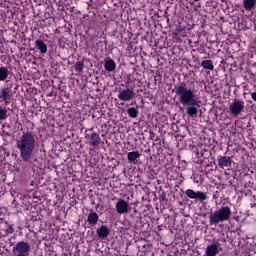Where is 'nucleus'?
I'll return each mask as SVG.
<instances>
[{"label":"nucleus","mask_w":256,"mask_h":256,"mask_svg":"<svg viewBox=\"0 0 256 256\" xmlns=\"http://www.w3.org/2000/svg\"><path fill=\"white\" fill-rule=\"evenodd\" d=\"M7 77H9V68L0 67V81H6Z\"/></svg>","instance_id":"obj_17"},{"label":"nucleus","mask_w":256,"mask_h":256,"mask_svg":"<svg viewBox=\"0 0 256 256\" xmlns=\"http://www.w3.org/2000/svg\"><path fill=\"white\" fill-rule=\"evenodd\" d=\"M7 119V108L0 106V121Z\"/></svg>","instance_id":"obj_21"},{"label":"nucleus","mask_w":256,"mask_h":256,"mask_svg":"<svg viewBox=\"0 0 256 256\" xmlns=\"http://www.w3.org/2000/svg\"><path fill=\"white\" fill-rule=\"evenodd\" d=\"M139 157H141V154L138 151L128 153V161H130L131 163H135V161H137Z\"/></svg>","instance_id":"obj_18"},{"label":"nucleus","mask_w":256,"mask_h":256,"mask_svg":"<svg viewBox=\"0 0 256 256\" xmlns=\"http://www.w3.org/2000/svg\"><path fill=\"white\" fill-rule=\"evenodd\" d=\"M118 99H120V101H131L135 99V92L130 88H120L118 90Z\"/></svg>","instance_id":"obj_5"},{"label":"nucleus","mask_w":256,"mask_h":256,"mask_svg":"<svg viewBox=\"0 0 256 256\" xmlns=\"http://www.w3.org/2000/svg\"><path fill=\"white\" fill-rule=\"evenodd\" d=\"M13 251H16V253L20 255H28L31 251V245L25 241H20L16 244V246L13 248Z\"/></svg>","instance_id":"obj_6"},{"label":"nucleus","mask_w":256,"mask_h":256,"mask_svg":"<svg viewBox=\"0 0 256 256\" xmlns=\"http://www.w3.org/2000/svg\"><path fill=\"white\" fill-rule=\"evenodd\" d=\"M186 195L189 197V199H197V192L192 189L186 190Z\"/></svg>","instance_id":"obj_22"},{"label":"nucleus","mask_w":256,"mask_h":256,"mask_svg":"<svg viewBox=\"0 0 256 256\" xmlns=\"http://www.w3.org/2000/svg\"><path fill=\"white\" fill-rule=\"evenodd\" d=\"M35 45L37 49L40 51V53H47V44H45L43 40L41 39L36 40Z\"/></svg>","instance_id":"obj_15"},{"label":"nucleus","mask_w":256,"mask_h":256,"mask_svg":"<svg viewBox=\"0 0 256 256\" xmlns=\"http://www.w3.org/2000/svg\"><path fill=\"white\" fill-rule=\"evenodd\" d=\"M104 67L106 71L111 73V71H115V68L117 67V65L115 64V61H113V59H109V60H105Z\"/></svg>","instance_id":"obj_14"},{"label":"nucleus","mask_w":256,"mask_h":256,"mask_svg":"<svg viewBox=\"0 0 256 256\" xmlns=\"http://www.w3.org/2000/svg\"><path fill=\"white\" fill-rule=\"evenodd\" d=\"M5 135H6L7 137H10L11 134H9L8 132H6Z\"/></svg>","instance_id":"obj_28"},{"label":"nucleus","mask_w":256,"mask_h":256,"mask_svg":"<svg viewBox=\"0 0 256 256\" xmlns=\"http://www.w3.org/2000/svg\"><path fill=\"white\" fill-rule=\"evenodd\" d=\"M196 195H197V199H199V201L207 200V194H205L204 192L198 191Z\"/></svg>","instance_id":"obj_24"},{"label":"nucleus","mask_w":256,"mask_h":256,"mask_svg":"<svg viewBox=\"0 0 256 256\" xmlns=\"http://www.w3.org/2000/svg\"><path fill=\"white\" fill-rule=\"evenodd\" d=\"M84 67H85V64L83 62H77L75 64V71H77V73H83Z\"/></svg>","instance_id":"obj_23"},{"label":"nucleus","mask_w":256,"mask_h":256,"mask_svg":"<svg viewBox=\"0 0 256 256\" xmlns=\"http://www.w3.org/2000/svg\"><path fill=\"white\" fill-rule=\"evenodd\" d=\"M251 97H252V99H253L254 101H256V92H253V93L251 94Z\"/></svg>","instance_id":"obj_26"},{"label":"nucleus","mask_w":256,"mask_h":256,"mask_svg":"<svg viewBox=\"0 0 256 256\" xmlns=\"http://www.w3.org/2000/svg\"><path fill=\"white\" fill-rule=\"evenodd\" d=\"M174 92L176 93L179 102L182 105L188 106L186 108L187 115H189V117H197V107H199V103L201 102L197 100L195 90L187 88V84L182 83L175 86Z\"/></svg>","instance_id":"obj_1"},{"label":"nucleus","mask_w":256,"mask_h":256,"mask_svg":"<svg viewBox=\"0 0 256 256\" xmlns=\"http://www.w3.org/2000/svg\"><path fill=\"white\" fill-rule=\"evenodd\" d=\"M231 163H232V160H231V157L229 156H220L218 159V166L221 169H225V167H231Z\"/></svg>","instance_id":"obj_11"},{"label":"nucleus","mask_w":256,"mask_h":256,"mask_svg":"<svg viewBox=\"0 0 256 256\" xmlns=\"http://www.w3.org/2000/svg\"><path fill=\"white\" fill-rule=\"evenodd\" d=\"M111 233V230L109 227L102 225L96 230V234L99 237V239H107L109 237V234Z\"/></svg>","instance_id":"obj_9"},{"label":"nucleus","mask_w":256,"mask_h":256,"mask_svg":"<svg viewBox=\"0 0 256 256\" xmlns=\"http://www.w3.org/2000/svg\"><path fill=\"white\" fill-rule=\"evenodd\" d=\"M16 256H28L27 254H17Z\"/></svg>","instance_id":"obj_27"},{"label":"nucleus","mask_w":256,"mask_h":256,"mask_svg":"<svg viewBox=\"0 0 256 256\" xmlns=\"http://www.w3.org/2000/svg\"><path fill=\"white\" fill-rule=\"evenodd\" d=\"M202 67H204V69H209V71H213L215 69V66H213V61L211 60H204L202 61Z\"/></svg>","instance_id":"obj_20"},{"label":"nucleus","mask_w":256,"mask_h":256,"mask_svg":"<svg viewBox=\"0 0 256 256\" xmlns=\"http://www.w3.org/2000/svg\"><path fill=\"white\" fill-rule=\"evenodd\" d=\"M194 1H199V0H194Z\"/></svg>","instance_id":"obj_29"},{"label":"nucleus","mask_w":256,"mask_h":256,"mask_svg":"<svg viewBox=\"0 0 256 256\" xmlns=\"http://www.w3.org/2000/svg\"><path fill=\"white\" fill-rule=\"evenodd\" d=\"M36 135L33 132H23L16 140V148L20 153V159L24 163H29L33 159L35 149L37 147Z\"/></svg>","instance_id":"obj_2"},{"label":"nucleus","mask_w":256,"mask_h":256,"mask_svg":"<svg viewBox=\"0 0 256 256\" xmlns=\"http://www.w3.org/2000/svg\"><path fill=\"white\" fill-rule=\"evenodd\" d=\"M127 113L129 115V117H131L132 119H137L138 115H139V110L137 108H128L127 109Z\"/></svg>","instance_id":"obj_19"},{"label":"nucleus","mask_w":256,"mask_h":256,"mask_svg":"<svg viewBox=\"0 0 256 256\" xmlns=\"http://www.w3.org/2000/svg\"><path fill=\"white\" fill-rule=\"evenodd\" d=\"M89 145H91V147H99V145H101V136H99V134L97 133H92L90 135V142Z\"/></svg>","instance_id":"obj_12"},{"label":"nucleus","mask_w":256,"mask_h":256,"mask_svg":"<svg viewBox=\"0 0 256 256\" xmlns=\"http://www.w3.org/2000/svg\"><path fill=\"white\" fill-rule=\"evenodd\" d=\"M219 247L221 244L219 242L212 243L206 247V256H217L219 255Z\"/></svg>","instance_id":"obj_8"},{"label":"nucleus","mask_w":256,"mask_h":256,"mask_svg":"<svg viewBox=\"0 0 256 256\" xmlns=\"http://www.w3.org/2000/svg\"><path fill=\"white\" fill-rule=\"evenodd\" d=\"M130 207H129V202L121 199L116 203V211L120 215L127 214L129 213Z\"/></svg>","instance_id":"obj_7"},{"label":"nucleus","mask_w":256,"mask_h":256,"mask_svg":"<svg viewBox=\"0 0 256 256\" xmlns=\"http://www.w3.org/2000/svg\"><path fill=\"white\" fill-rule=\"evenodd\" d=\"M231 219V207L222 206L220 209L210 214V225H219L223 221H229Z\"/></svg>","instance_id":"obj_3"},{"label":"nucleus","mask_w":256,"mask_h":256,"mask_svg":"<svg viewBox=\"0 0 256 256\" xmlns=\"http://www.w3.org/2000/svg\"><path fill=\"white\" fill-rule=\"evenodd\" d=\"M229 109L231 115H235L237 117L238 115H241L243 111H245V102H243V100H234L230 104Z\"/></svg>","instance_id":"obj_4"},{"label":"nucleus","mask_w":256,"mask_h":256,"mask_svg":"<svg viewBox=\"0 0 256 256\" xmlns=\"http://www.w3.org/2000/svg\"><path fill=\"white\" fill-rule=\"evenodd\" d=\"M13 231H14V230H13V227H11V226L7 229V233L12 234V233H13Z\"/></svg>","instance_id":"obj_25"},{"label":"nucleus","mask_w":256,"mask_h":256,"mask_svg":"<svg viewBox=\"0 0 256 256\" xmlns=\"http://www.w3.org/2000/svg\"><path fill=\"white\" fill-rule=\"evenodd\" d=\"M256 0H243V7L246 11H252L255 9Z\"/></svg>","instance_id":"obj_16"},{"label":"nucleus","mask_w":256,"mask_h":256,"mask_svg":"<svg viewBox=\"0 0 256 256\" xmlns=\"http://www.w3.org/2000/svg\"><path fill=\"white\" fill-rule=\"evenodd\" d=\"M87 221L92 226L96 225L99 221V215L97 214V212H93V210H91L88 214Z\"/></svg>","instance_id":"obj_13"},{"label":"nucleus","mask_w":256,"mask_h":256,"mask_svg":"<svg viewBox=\"0 0 256 256\" xmlns=\"http://www.w3.org/2000/svg\"><path fill=\"white\" fill-rule=\"evenodd\" d=\"M11 88H2L0 91V99H3L6 105H9L11 101Z\"/></svg>","instance_id":"obj_10"}]
</instances>
